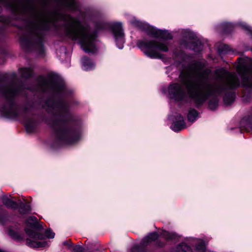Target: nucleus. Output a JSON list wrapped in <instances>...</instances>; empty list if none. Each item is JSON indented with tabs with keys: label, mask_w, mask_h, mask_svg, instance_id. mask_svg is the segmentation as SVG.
Returning <instances> with one entry per match:
<instances>
[{
	"label": "nucleus",
	"mask_w": 252,
	"mask_h": 252,
	"mask_svg": "<svg viewBox=\"0 0 252 252\" xmlns=\"http://www.w3.org/2000/svg\"><path fill=\"white\" fill-rule=\"evenodd\" d=\"M60 20L64 22L63 29L66 35L78 41L84 52L94 53L97 50L96 32L88 24L67 14L45 12L37 15L28 28L27 34L21 37L23 48L35 50L39 55H43L45 51L43 43L45 32L51 26H57L56 22Z\"/></svg>",
	"instance_id": "obj_1"
},
{
	"label": "nucleus",
	"mask_w": 252,
	"mask_h": 252,
	"mask_svg": "<svg viewBox=\"0 0 252 252\" xmlns=\"http://www.w3.org/2000/svg\"><path fill=\"white\" fill-rule=\"evenodd\" d=\"M200 63L189 65L181 72L179 78L189 96L197 106L202 105L213 94H220L240 86V81L234 72L221 68L215 71L216 82L209 80L210 69H202Z\"/></svg>",
	"instance_id": "obj_2"
},
{
	"label": "nucleus",
	"mask_w": 252,
	"mask_h": 252,
	"mask_svg": "<svg viewBox=\"0 0 252 252\" xmlns=\"http://www.w3.org/2000/svg\"><path fill=\"white\" fill-rule=\"evenodd\" d=\"M45 108L50 114L45 120L47 125L55 131L57 140L61 144H71L81 137V132L70 128L67 123L69 118L68 104L61 98L48 99Z\"/></svg>",
	"instance_id": "obj_3"
},
{
	"label": "nucleus",
	"mask_w": 252,
	"mask_h": 252,
	"mask_svg": "<svg viewBox=\"0 0 252 252\" xmlns=\"http://www.w3.org/2000/svg\"><path fill=\"white\" fill-rule=\"evenodd\" d=\"M128 21L132 25L142 30H147L148 33L152 36L163 39L162 41L141 40L137 42L138 46L147 57L152 59L163 58L164 55L160 52L168 51L169 43L166 40L172 38L171 34L166 31L150 27L132 16L128 17Z\"/></svg>",
	"instance_id": "obj_4"
},
{
	"label": "nucleus",
	"mask_w": 252,
	"mask_h": 252,
	"mask_svg": "<svg viewBox=\"0 0 252 252\" xmlns=\"http://www.w3.org/2000/svg\"><path fill=\"white\" fill-rule=\"evenodd\" d=\"M20 87L15 83H10L0 87V93L6 99L5 103L0 108V114L6 118L17 117L19 111L13 98L20 93Z\"/></svg>",
	"instance_id": "obj_5"
},
{
	"label": "nucleus",
	"mask_w": 252,
	"mask_h": 252,
	"mask_svg": "<svg viewBox=\"0 0 252 252\" xmlns=\"http://www.w3.org/2000/svg\"><path fill=\"white\" fill-rule=\"evenodd\" d=\"M27 227L25 228L28 237L26 239L27 245L32 248H39L49 245L48 241H42L43 236L41 233L43 226L38 223L35 217H29L26 220Z\"/></svg>",
	"instance_id": "obj_6"
},
{
	"label": "nucleus",
	"mask_w": 252,
	"mask_h": 252,
	"mask_svg": "<svg viewBox=\"0 0 252 252\" xmlns=\"http://www.w3.org/2000/svg\"><path fill=\"white\" fill-rule=\"evenodd\" d=\"M38 84L43 91L49 90L55 94L63 95L65 94L66 88L64 83L56 78L47 79L40 76L37 79Z\"/></svg>",
	"instance_id": "obj_7"
},
{
	"label": "nucleus",
	"mask_w": 252,
	"mask_h": 252,
	"mask_svg": "<svg viewBox=\"0 0 252 252\" xmlns=\"http://www.w3.org/2000/svg\"><path fill=\"white\" fill-rule=\"evenodd\" d=\"M2 203L7 208L16 209L18 208L19 212L22 215L30 213L31 211V206L25 202H19L18 203L10 200L7 195L1 197Z\"/></svg>",
	"instance_id": "obj_8"
},
{
	"label": "nucleus",
	"mask_w": 252,
	"mask_h": 252,
	"mask_svg": "<svg viewBox=\"0 0 252 252\" xmlns=\"http://www.w3.org/2000/svg\"><path fill=\"white\" fill-rule=\"evenodd\" d=\"M111 29L117 47L120 49H123L125 40L122 23L117 22L112 24Z\"/></svg>",
	"instance_id": "obj_9"
},
{
	"label": "nucleus",
	"mask_w": 252,
	"mask_h": 252,
	"mask_svg": "<svg viewBox=\"0 0 252 252\" xmlns=\"http://www.w3.org/2000/svg\"><path fill=\"white\" fill-rule=\"evenodd\" d=\"M169 97L176 101L183 100L185 96V92L180 84L171 83L168 87Z\"/></svg>",
	"instance_id": "obj_10"
},
{
	"label": "nucleus",
	"mask_w": 252,
	"mask_h": 252,
	"mask_svg": "<svg viewBox=\"0 0 252 252\" xmlns=\"http://www.w3.org/2000/svg\"><path fill=\"white\" fill-rule=\"evenodd\" d=\"M158 237L157 232H153L150 233L148 236L143 238L140 243V246L135 245L131 249V252H136L139 251L140 247H144L147 246L149 243H151L158 239Z\"/></svg>",
	"instance_id": "obj_11"
},
{
	"label": "nucleus",
	"mask_w": 252,
	"mask_h": 252,
	"mask_svg": "<svg viewBox=\"0 0 252 252\" xmlns=\"http://www.w3.org/2000/svg\"><path fill=\"white\" fill-rule=\"evenodd\" d=\"M7 233L14 239L20 240L23 238L21 234L19 226L17 223H13L10 224L7 228Z\"/></svg>",
	"instance_id": "obj_12"
},
{
	"label": "nucleus",
	"mask_w": 252,
	"mask_h": 252,
	"mask_svg": "<svg viewBox=\"0 0 252 252\" xmlns=\"http://www.w3.org/2000/svg\"><path fill=\"white\" fill-rule=\"evenodd\" d=\"M174 117L175 119L171 126V129L177 132L185 128L186 126L183 117L179 114H177Z\"/></svg>",
	"instance_id": "obj_13"
},
{
	"label": "nucleus",
	"mask_w": 252,
	"mask_h": 252,
	"mask_svg": "<svg viewBox=\"0 0 252 252\" xmlns=\"http://www.w3.org/2000/svg\"><path fill=\"white\" fill-rule=\"evenodd\" d=\"M0 2L7 4L15 10L25 9L26 3L23 0H0Z\"/></svg>",
	"instance_id": "obj_14"
},
{
	"label": "nucleus",
	"mask_w": 252,
	"mask_h": 252,
	"mask_svg": "<svg viewBox=\"0 0 252 252\" xmlns=\"http://www.w3.org/2000/svg\"><path fill=\"white\" fill-rule=\"evenodd\" d=\"M82 67L85 70H90L95 68V64L90 59L84 57L81 60Z\"/></svg>",
	"instance_id": "obj_15"
},
{
	"label": "nucleus",
	"mask_w": 252,
	"mask_h": 252,
	"mask_svg": "<svg viewBox=\"0 0 252 252\" xmlns=\"http://www.w3.org/2000/svg\"><path fill=\"white\" fill-rule=\"evenodd\" d=\"M61 5L70 11L77 9V4L75 0H60Z\"/></svg>",
	"instance_id": "obj_16"
},
{
	"label": "nucleus",
	"mask_w": 252,
	"mask_h": 252,
	"mask_svg": "<svg viewBox=\"0 0 252 252\" xmlns=\"http://www.w3.org/2000/svg\"><path fill=\"white\" fill-rule=\"evenodd\" d=\"M240 125L246 131H252V115L244 118L241 121Z\"/></svg>",
	"instance_id": "obj_17"
},
{
	"label": "nucleus",
	"mask_w": 252,
	"mask_h": 252,
	"mask_svg": "<svg viewBox=\"0 0 252 252\" xmlns=\"http://www.w3.org/2000/svg\"><path fill=\"white\" fill-rule=\"evenodd\" d=\"M185 46L196 52H199L202 49V45L199 40L191 41L189 44H186Z\"/></svg>",
	"instance_id": "obj_18"
},
{
	"label": "nucleus",
	"mask_w": 252,
	"mask_h": 252,
	"mask_svg": "<svg viewBox=\"0 0 252 252\" xmlns=\"http://www.w3.org/2000/svg\"><path fill=\"white\" fill-rule=\"evenodd\" d=\"M37 125V122L32 119H28L25 121V126L26 130L28 132L33 131L35 129Z\"/></svg>",
	"instance_id": "obj_19"
},
{
	"label": "nucleus",
	"mask_w": 252,
	"mask_h": 252,
	"mask_svg": "<svg viewBox=\"0 0 252 252\" xmlns=\"http://www.w3.org/2000/svg\"><path fill=\"white\" fill-rule=\"evenodd\" d=\"M189 122H194L198 117V112L194 109H190L187 115Z\"/></svg>",
	"instance_id": "obj_20"
},
{
	"label": "nucleus",
	"mask_w": 252,
	"mask_h": 252,
	"mask_svg": "<svg viewBox=\"0 0 252 252\" xmlns=\"http://www.w3.org/2000/svg\"><path fill=\"white\" fill-rule=\"evenodd\" d=\"M237 25L244 30L248 34L252 36V27L243 22L238 23Z\"/></svg>",
	"instance_id": "obj_21"
},
{
	"label": "nucleus",
	"mask_w": 252,
	"mask_h": 252,
	"mask_svg": "<svg viewBox=\"0 0 252 252\" xmlns=\"http://www.w3.org/2000/svg\"><path fill=\"white\" fill-rule=\"evenodd\" d=\"M218 51L220 55H222L229 53L231 49L227 45L220 44L218 48Z\"/></svg>",
	"instance_id": "obj_22"
},
{
	"label": "nucleus",
	"mask_w": 252,
	"mask_h": 252,
	"mask_svg": "<svg viewBox=\"0 0 252 252\" xmlns=\"http://www.w3.org/2000/svg\"><path fill=\"white\" fill-rule=\"evenodd\" d=\"M160 235L167 240H172L177 237V234L175 233H169L167 231L163 230L160 233Z\"/></svg>",
	"instance_id": "obj_23"
},
{
	"label": "nucleus",
	"mask_w": 252,
	"mask_h": 252,
	"mask_svg": "<svg viewBox=\"0 0 252 252\" xmlns=\"http://www.w3.org/2000/svg\"><path fill=\"white\" fill-rule=\"evenodd\" d=\"M32 69L29 68H23L20 69V73L22 77L29 78L32 75Z\"/></svg>",
	"instance_id": "obj_24"
},
{
	"label": "nucleus",
	"mask_w": 252,
	"mask_h": 252,
	"mask_svg": "<svg viewBox=\"0 0 252 252\" xmlns=\"http://www.w3.org/2000/svg\"><path fill=\"white\" fill-rule=\"evenodd\" d=\"M234 94L232 93L225 94L223 98V101L226 105H229L234 101Z\"/></svg>",
	"instance_id": "obj_25"
},
{
	"label": "nucleus",
	"mask_w": 252,
	"mask_h": 252,
	"mask_svg": "<svg viewBox=\"0 0 252 252\" xmlns=\"http://www.w3.org/2000/svg\"><path fill=\"white\" fill-rule=\"evenodd\" d=\"M55 235V233H54L50 229H48L45 231V235L44 236L43 235L44 237H43V239L42 240V241L49 242V245L47 246V247L49 246L50 241L45 240V238H48V239H53L54 238ZM45 247H46V246H45ZM44 248H45V247Z\"/></svg>",
	"instance_id": "obj_26"
},
{
	"label": "nucleus",
	"mask_w": 252,
	"mask_h": 252,
	"mask_svg": "<svg viewBox=\"0 0 252 252\" xmlns=\"http://www.w3.org/2000/svg\"><path fill=\"white\" fill-rule=\"evenodd\" d=\"M218 106V99L217 98H213L210 100L208 104L209 108L212 110H215Z\"/></svg>",
	"instance_id": "obj_27"
},
{
	"label": "nucleus",
	"mask_w": 252,
	"mask_h": 252,
	"mask_svg": "<svg viewBox=\"0 0 252 252\" xmlns=\"http://www.w3.org/2000/svg\"><path fill=\"white\" fill-rule=\"evenodd\" d=\"M7 220L6 212L0 206V223L3 224Z\"/></svg>",
	"instance_id": "obj_28"
},
{
	"label": "nucleus",
	"mask_w": 252,
	"mask_h": 252,
	"mask_svg": "<svg viewBox=\"0 0 252 252\" xmlns=\"http://www.w3.org/2000/svg\"><path fill=\"white\" fill-rule=\"evenodd\" d=\"M221 27L223 29L224 32H228L233 28V25L230 23H223L221 25Z\"/></svg>",
	"instance_id": "obj_29"
},
{
	"label": "nucleus",
	"mask_w": 252,
	"mask_h": 252,
	"mask_svg": "<svg viewBox=\"0 0 252 252\" xmlns=\"http://www.w3.org/2000/svg\"><path fill=\"white\" fill-rule=\"evenodd\" d=\"M72 252H84V249L80 246H76L72 248Z\"/></svg>",
	"instance_id": "obj_30"
},
{
	"label": "nucleus",
	"mask_w": 252,
	"mask_h": 252,
	"mask_svg": "<svg viewBox=\"0 0 252 252\" xmlns=\"http://www.w3.org/2000/svg\"><path fill=\"white\" fill-rule=\"evenodd\" d=\"M63 245L64 246H66L68 248H70L72 246V243L70 240H68L64 241L63 243Z\"/></svg>",
	"instance_id": "obj_31"
},
{
	"label": "nucleus",
	"mask_w": 252,
	"mask_h": 252,
	"mask_svg": "<svg viewBox=\"0 0 252 252\" xmlns=\"http://www.w3.org/2000/svg\"><path fill=\"white\" fill-rule=\"evenodd\" d=\"M184 34H185L186 37H189V38L192 37L191 33L190 31L188 30L185 31Z\"/></svg>",
	"instance_id": "obj_32"
},
{
	"label": "nucleus",
	"mask_w": 252,
	"mask_h": 252,
	"mask_svg": "<svg viewBox=\"0 0 252 252\" xmlns=\"http://www.w3.org/2000/svg\"><path fill=\"white\" fill-rule=\"evenodd\" d=\"M0 252H4V251H3L0 249Z\"/></svg>",
	"instance_id": "obj_33"
}]
</instances>
